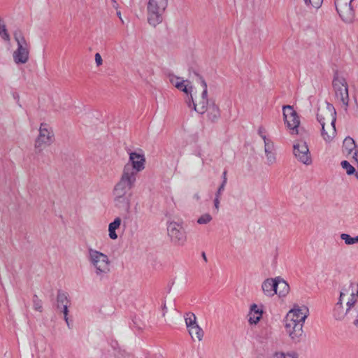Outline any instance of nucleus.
I'll use <instances>...</instances> for the list:
<instances>
[{
	"label": "nucleus",
	"instance_id": "nucleus-1",
	"mask_svg": "<svg viewBox=\"0 0 358 358\" xmlns=\"http://www.w3.org/2000/svg\"><path fill=\"white\" fill-rule=\"evenodd\" d=\"M334 315L338 320H345L358 326V289L348 286L341 290Z\"/></svg>",
	"mask_w": 358,
	"mask_h": 358
},
{
	"label": "nucleus",
	"instance_id": "nucleus-2",
	"mask_svg": "<svg viewBox=\"0 0 358 358\" xmlns=\"http://www.w3.org/2000/svg\"><path fill=\"white\" fill-rule=\"evenodd\" d=\"M308 315V309L305 306H294L287 313L285 318L286 333L292 339L298 338L303 334V327Z\"/></svg>",
	"mask_w": 358,
	"mask_h": 358
},
{
	"label": "nucleus",
	"instance_id": "nucleus-3",
	"mask_svg": "<svg viewBox=\"0 0 358 358\" xmlns=\"http://www.w3.org/2000/svg\"><path fill=\"white\" fill-rule=\"evenodd\" d=\"M317 119L322 126V136L327 142H331L336 136V110L334 107L327 103L322 106L317 113Z\"/></svg>",
	"mask_w": 358,
	"mask_h": 358
},
{
	"label": "nucleus",
	"instance_id": "nucleus-4",
	"mask_svg": "<svg viewBox=\"0 0 358 358\" xmlns=\"http://www.w3.org/2000/svg\"><path fill=\"white\" fill-rule=\"evenodd\" d=\"M202 84L203 88L202 95L199 98H196L195 101L193 100V98L192 99L194 104V108L195 111L200 114L206 113L207 117L210 120L215 119L219 115V110L217 107L213 104L209 105L206 99V84L204 82H202Z\"/></svg>",
	"mask_w": 358,
	"mask_h": 358
},
{
	"label": "nucleus",
	"instance_id": "nucleus-5",
	"mask_svg": "<svg viewBox=\"0 0 358 358\" xmlns=\"http://www.w3.org/2000/svg\"><path fill=\"white\" fill-rule=\"evenodd\" d=\"M168 5V0H149L148 4V22L152 26L159 24Z\"/></svg>",
	"mask_w": 358,
	"mask_h": 358
},
{
	"label": "nucleus",
	"instance_id": "nucleus-6",
	"mask_svg": "<svg viewBox=\"0 0 358 358\" xmlns=\"http://www.w3.org/2000/svg\"><path fill=\"white\" fill-rule=\"evenodd\" d=\"M283 121L289 132L292 135H297L299 133L300 118L296 111L290 106L282 108Z\"/></svg>",
	"mask_w": 358,
	"mask_h": 358
},
{
	"label": "nucleus",
	"instance_id": "nucleus-7",
	"mask_svg": "<svg viewBox=\"0 0 358 358\" xmlns=\"http://www.w3.org/2000/svg\"><path fill=\"white\" fill-rule=\"evenodd\" d=\"M333 88L336 99L347 107L349 103V94L348 85L345 78L340 76H335Z\"/></svg>",
	"mask_w": 358,
	"mask_h": 358
},
{
	"label": "nucleus",
	"instance_id": "nucleus-8",
	"mask_svg": "<svg viewBox=\"0 0 358 358\" xmlns=\"http://www.w3.org/2000/svg\"><path fill=\"white\" fill-rule=\"evenodd\" d=\"M135 181V173L130 171L129 168L125 167L123 176L115 188V195L117 199L123 196L126 192L132 186Z\"/></svg>",
	"mask_w": 358,
	"mask_h": 358
},
{
	"label": "nucleus",
	"instance_id": "nucleus-9",
	"mask_svg": "<svg viewBox=\"0 0 358 358\" xmlns=\"http://www.w3.org/2000/svg\"><path fill=\"white\" fill-rule=\"evenodd\" d=\"M17 49L13 52L14 62L17 64H24L29 60V49L24 36L20 34L15 35Z\"/></svg>",
	"mask_w": 358,
	"mask_h": 358
},
{
	"label": "nucleus",
	"instance_id": "nucleus-10",
	"mask_svg": "<svg viewBox=\"0 0 358 358\" xmlns=\"http://www.w3.org/2000/svg\"><path fill=\"white\" fill-rule=\"evenodd\" d=\"M294 154L296 158L305 164L311 163V157L306 142L299 141L294 145Z\"/></svg>",
	"mask_w": 358,
	"mask_h": 358
},
{
	"label": "nucleus",
	"instance_id": "nucleus-11",
	"mask_svg": "<svg viewBox=\"0 0 358 358\" xmlns=\"http://www.w3.org/2000/svg\"><path fill=\"white\" fill-rule=\"evenodd\" d=\"M185 323L189 334L194 341H201L203 338V333L202 329L196 322V317L191 315L185 318Z\"/></svg>",
	"mask_w": 358,
	"mask_h": 358
},
{
	"label": "nucleus",
	"instance_id": "nucleus-12",
	"mask_svg": "<svg viewBox=\"0 0 358 358\" xmlns=\"http://www.w3.org/2000/svg\"><path fill=\"white\" fill-rule=\"evenodd\" d=\"M352 0H336V8L340 16L345 21H350L353 18V10L351 6Z\"/></svg>",
	"mask_w": 358,
	"mask_h": 358
},
{
	"label": "nucleus",
	"instance_id": "nucleus-13",
	"mask_svg": "<svg viewBox=\"0 0 358 358\" xmlns=\"http://www.w3.org/2000/svg\"><path fill=\"white\" fill-rule=\"evenodd\" d=\"M90 257L97 270L101 272L108 270V262L106 255L96 250H91Z\"/></svg>",
	"mask_w": 358,
	"mask_h": 358
},
{
	"label": "nucleus",
	"instance_id": "nucleus-14",
	"mask_svg": "<svg viewBox=\"0 0 358 358\" xmlns=\"http://www.w3.org/2000/svg\"><path fill=\"white\" fill-rule=\"evenodd\" d=\"M342 151L346 155H352L355 161L358 163V149L352 138L347 137L344 139Z\"/></svg>",
	"mask_w": 358,
	"mask_h": 358
},
{
	"label": "nucleus",
	"instance_id": "nucleus-15",
	"mask_svg": "<svg viewBox=\"0 0 358 358\" xmlns=\"http://www.w3.org/2000/svg\"><path fill=\"white\" fill-rule=\"evenodd\" d=\"M171 82L178 90L182 91L187 96H189L192 99L193 87L188 80L176 77L172 78Z\"/></svg>",
	"mask_w": 358,
	"mask_h": 358
},
{
	"label": "nucleus",
	"instance_id": "nucleus-16",
	"mask_svg": "<svg viewBox=\"0 0 358 358\" xmlns=\"http://www.w3.org/2000/svg\"><path fill=\"white\" fill-rule=\"evenodd\" d=\"M129 160L133 168L136 171H140L144 169L145 158L143 154L138 152H131L129 155Z\"/></svg>",
	"mask_w": 358,
	"mask_h": 358
},
{
	"label": "nucleus",
	"instance_id": "nucleus-17",
	"mask_svg": "<svg viewBox=\"0 0 358 358\" xmlns=\"http://www.w3.org/2000/svg\"><path fill=\"white\" fill-rule=\"evenodd\" d=\"M263 308L262 306H258L256 304L252 305L250 310L248 314L249 322L251 324H256L262 316Z\"/></svg>",
	"mask_w": 358,
	"mask_h": 358
},
{
	"label": "nucleus",
	"instance_id": "nucleus-18",
	"mask_svg": "<svg viewBox=\"0 0 358 358\" xmlns=\"http://www.w3.org/2000/svg\"><path fill=\"white\" fill-rule=\"evenodd\" d=\"M168 231L171 238L181 240L184 238L182 227L177 223L171 222L168 227Z\"/></svg>",
	"mask_w": 358,
	"mask_h": 358
},
{
	"label": "nucleus",
	"instance_id": "nucleus-19",
	"mask_svg": "<svg viewBox=\"0 0 358 358\" xmlns=\"http://www.w3.org/2000/svg\"><path fill=\"white\" fill-rule=\"evenodd\" d=\"M275 289V294H278L279 296H285L289 292V286L285 280L280 278H276Z\"/></svg>",
	"mask_w": 358,
	"mask_h": 358
},
{
	"label": "nucleus",
	"instance_id": "nucleus-20",
	"mask_svg": "<svg viewBox=\"0 0 358 358\" xmlns=\"http://www.w3.org/2000/svg\"><path fill=\"white\" fill-rule=\"evenodd\" d=\"M275 282L276 278L274 279H266L262 284V290L264 293L271 296L276 294L275 289Z\"/></svg>",
	"mask_w": 358,
	"mask_h": 358
},
{
	"label": "nucleus",
	"instance_id": "nucleus-21",
	"mask_svg": "<svg viewBox=\"0 0 358 358\" xmlns=\"http://www.w3.org/2000/svg\"><path fill=\"white\" fill-rule=\"evenodd\" d=\"M50 140V132L45 128L41 127L40 136L36 141V145L41 147L43 144H46Z\"/></svg>",
	"mask_w": 358,
	"mask_h": 358
},
{
	"label": "nucleus",
	"instance_id": "nucleus-22",
	"mask_svg": "<svg viewBox=\"0 0 358 358\" xmlns=\"http://www.w3.org/2000/svg\"><path fill=\"white\" fill-rule=\"evenodd\" d=\"M121 223V220L117 217L114 222H111L108 227L109 236L111 239H116L117 236L115 233V230L119 228Z\"/></svg>",
	"mask_w": 358,
	"mask_h": 358
},
{
	"label": "nucleus",
	"instance_id": "nucleus-23",
	"mask_svg": "<svg viewBox=\"0 0 358 358\" xmlns=\"http://www.w3.org/2000/svg\"><path fill=\"white\" fill-rule=\"evenodd\" d=\"M0 36L5 41H10V36L6 28V26L3 24H0Z\"/></svg>",
	"mask_w": 358,
	"mask_h": 358
},
{
	"label": "nucleus",
	"instance_id": "nucleus-24",
	"mask_svg": "<svg viewBox=\"0 0 358 358\" xmlns=\"http://www.w3.org/2000/svg\"><path fill=\"white\" fill-rule=\"evenodd\" d=\"M342 167L345 169L348 175L353 174L355 171L354 167L351 166L347 161H343L342 162Z\"/></svg>",
	"mask_w": 358,
	"mask_h": 358
},
{
	"label": "nucleus",
	"instance_id": "nucleus-25",
	"mask_svg": "<svg viewBox=\"0 0 358 358\" xmlns=\"http://www.w3.org/2000/svg\"><path fill=\"white\" fill-rule=\"evenodd\" d=\"M323 0H305L307 4L310 5L313 8H318L321 6Z\"/></svg>",
	"mask_w": 358,
	"mask_h": 358
},
{
	"label": "nucleus",
	"instance_id": "nucleus-26",
	"mask_svg": "<svg viewBox=\"0 0 358 358\" xmlns=\"http://www.w3.org/2000/svg\"><path fill=\"white\" fill-rule=\"evenodd\" d=\"M212 220L211 216L209 214H204L197 220V222L200 224H206Z\"/></svg>",
	"mask_w": 358,
	"mask_h": 358
},
{
	"label": "nucleus",
	"instance_id": "nucleus-27",
	"mask_svg": "<svg viewBox=\"0 0 358 358\" xmlns=\"http://www.w3.org/2000/svg\"><path fill=\"white\" fill-rule=\"evenodd\" d=\"M341 238L345 241L346 244L350 245L355 243V238L351 237L348 234H343L341 235Z\"/></svg>",
	"mask_w": 358,
	"mask_h": 358
},
{
	"label": "nucleus",
	"instance_id": "nucleus-28",
	"mask_svg": "<svg viewBox=\"0 0 358 358\" xmlns=\"http://www.w3.org/2000/svg\"><path fill=\"white\" fill-rule=\"evenodd\" d=\"M95 62L97 66H101L102 64V58L99 53L95 54Z\"/></svg>",
	"mask_w": 358,
	"mask_h": 358
},
{
	"label": "nucleus",
	"instance_id": "nucleus-29",
	"mask_svg": "<svg viewBox=\"0 0 358 358\" xmlns=\"http://www.w3.org/2000/svg\"><path fill=\"white\" fill-rule=\"evenodd\" d=\"M271 358H288L284 353H275Z\"/></svg>",
	"mask_w": 358,
	"mask_h": 358
},
{
	"label": "nucleus",
	"instance_id": "nucleus-30",
	"mask_svg": "<svg viewBox=\"0 0 358 358\" xmlns=\"http://www.w3.org/2000/svg\"><path fill=\"white\" fill-rule=\"evenodd\" d=\"M64 317H65L66 321L68 322V318H67L68 309H67L66 306H65L64 308Z\"/></svg>",
	"mask_w": 358,
	"mask_h": 358
},
{
	"label": "nucleus",
	"instance_id": "nucleus-31",
	"mask_svg": "<svg viewBox=\"0 0 358 358\" xmlns=\"http://www.w3.org/2000/svg\"><path fill=\"white\" fill-rule=\"evenodd\" d=\"M215 206L217 209H218L219 208V200H218V198H216L215 199Z\"/></svg>",
	"mask_w": 358,
	"mask_h": 358
},
{
	"label": "nucleus",
	"instance_id": "nucleus-32",
	"mask_svg": "<svg viewBox=\"0 0 358 358\" xmlns=\"http://www.w3.org/2000/svg\"><path fill=\"white\" fill-rule=\"evenodd\" d=\"M265 151L266 153H268V155H270V156H268V158L269 159H271L272 158V155H271V152H269L267 147L266 146L265 148Z\"/></svg>",
	"mask_w": 358,
	"mask_h": 358
},
{
	"label": "nucleus",
	"instance_id": "nucleus-33",
	"mask_svg": "<svg viewBox=\"0 0 358 358\" xmlns=\"http://www.w3.org/2000/svg\"><path fill=\"white\" fill-rule=\"evenodd\" d=\"M358 242V236L355 237V243Z\"/></svg>",
	"mask_w": 358,
	"mask_h": 358
}]
</instances>
